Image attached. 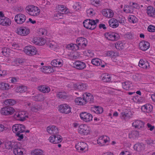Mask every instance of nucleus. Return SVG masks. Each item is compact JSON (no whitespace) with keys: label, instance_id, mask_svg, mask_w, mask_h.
<instances>
[{"label":"nucleus","instance_id":"f257e3e1","mask_svg":"<svg viewBox=\"0 0 155 155\" xmlns=\"http://www.w3.org/2000/svg\"><path fill=\"white\" fill-rule=\"evenodd\" d=\"M26 12L29 15L36 16L40 13V10L38 7L33 5H29L25 8Z\"/></svg>","mask_w":155,"mask_h":155},{"label":"nucleus","instance_id":"f03ea898","mask_svg":"<svg viewBox=\"0 0 155 155\" xmlns=\"http://www.w3.org/2000/svg\"><path fill=\"white\" fill-rule=\"evenodd\" d=\"M99 22V20L87 19L83 22L84 26L86 28L93 30L96 27V24Z\"/></svg>","mask_w":155,"mask_h":155},{"label":"nucleus","instance_id":"7ed1b4c3","mask_svg":"<svg viewBox=\"0 0 155 155\" xmlns=\"http://www.w3.org/2000/svg\"><path fill=\"white\" fill-rule=\"evenodd\" d=\"M13 117L16 120L24 121L28 117V114L25 111H21L16 113L14 115Z\"/></svg>","mask_w":155,"mask_h":155},{"label":"nucleus","instance_id":"20e7f679","mask_svg":"<svg viewBox=\"0 0 155 155\" xmlns=\"http://www.w3.org/2000/svg\"><path fill=\"white\" fill-rule=\"evenodd\" d=\"M75 147L78 151L81 153H84L88 150L87 145L83 142L77 143L75 146Z\"/></svg>","mask_w":155,"mask_h":155},{"label":"nucleus","instance_id":"39448f33","mask_svg":"<svg viewBox=\"0 0 155 155\" xmlns=\"http://www.w3.org/2000/svg\"><path fill=\"white\" fill-rule=\"evenodd\" d=\"M24 51L26 54L29 56L35 55L37 52L36 48L35 47L31 45L25 47Z\"/></svg>","mask_w":155,"mask_h":155},{"label":"nucleus","instance_id":"423d86ee","mask_svg":"<svg viewBox=\"0 0 155 155\" xmlns=\"http://www.w3.org/2000/svg\"><path fill=\"white\" fill-rule=\"evenodd\" d=\"M76 45L77 49L84 48L86 47L87 43V39L83 37H79L76 40Z\"/></svg>","mask_w":155,"mask_h":155},{"label":"nucleus","instance_id":"0eeeda50","mask_svg":"<svg viewBox=\"0 0 155 155\" xmlns=\"http://www.w3.org/2000/svg\"><path fill=\"white\" fill-rule=\"evenodd\" d=\"M25 126L21 124H15L12 127L13 132L16 134H19V133H22L25 132Z\"/></svg>","mask_w":155,"mask_h":155},{"label":"nucleus","instance_id":"6e6552de","mask_svg":"<svg viewBox=\"0 0 155 155\" xmlns=\"http://www.w3.org/2000/svg\"><path fill=\"white\" fill-rule=\"evenodd\" d=\"M15 111V109L12 107H5L1 109L0 113L2 115H9L12 114Z\"/></svg>","mask_w":155,"mask_h":155},{"label":"nucleus","instance_id":"1a4fd4ad","mask_svg":"<svg viewBox=\"0 0 155 155\" xmlns=\"http://www.w3.org/2000/svg\"><path fill=\"white\" fill-rule=\"evenodd\" d=\"M78 131L81 135H87L90 133V128L86 125L81 124L79 126Z\"/></svg>","mask_w":155,"mask_h":155},{"label":"nucleus","instance_id":"9d476101","mask_svg":"<svg viewBox=\"0 0 155 155\" xmlns=\"http://www.w3.org/2000/svg\"><path fill=\"white\" fill-rule=\"evenodd\" d=\"M26 19V16L24 14L20 13L16 15L15 21L18 24H22L25 22Z\"/></svg>","mask_w":155,"mask_h":155},{"label":"nucleus","instance_id":"9b49d317","mask_svg":"<svg viewBox=\"0 0 155 155\" xmlns=\"http://www.w3.org/2000/svg\"><path fill=\"white\" fill-rule=\"evenodd\" d=\"M80 117L82 120L86 122H89L92 120V115L87 112H82L80 114Z\"/></svg>","mask_w":155,"mask_h":155},{"label":"nucleus","instance_id":"f8f14e48","mask_svg":"<svg viewBox=\"0 0 155 155\" xmlns=\"http://www.w3.org/2000/svg\"><path fill=\"white\" fill-rule=\"evenodd\" d=\"M59 111L61 113L68 114L71 112V108L67 104H62L59 106Z\"/></svg>","mask_w":155,"mask_h":155},{"label":"nucleus","instance_id":"ddd939ff","mask_svg":"<svg viewBox=\"0 0 155 155\" xmlns=\"http://www.w3.org/2000/svg\"><path fill=\"white\" fill-rule=\"evenodd\" d=\"M105 36L107 39L112 41H117L119 38V35L114 32L107 33L105 34Z\"/></svg>","mask_w":155,"mask_h":155},{"label":"nucleus","instance_id":"4468645a","mask_svg":"<svg viewBox=\"0 0 155 155\" xmlns=\"http://www.w3.org/2000/svg\"><path fill=\"white\" fill-rule=\"evenodd\" d=\"M11 24V20L5 16H0V25L5 26H8Z\"/></svg>","mask_w":155,"mask_h":155},{"label":"nucleus","instance_id":"2eb2a0df","mask_svg":"<svg viewBox=\"0 0 155 155\" xmlns=\"http://www.w3.org/2000/svg\"><path fill=\"white\" fill-rule=\"evenodd\" d=\"M74 67L79 70H83L86 67L85 63L80 61H76L73 63Z\"/></svg>","mask_w":155,"mask_h":155},{"label":"nucleus","instance_id":"dca6fc26","mask_svg":"<svg viewBox=\"0 0 155 155\" xmlns=\"http://www.w3.org/2000/svg\"><path fill=\"white\" fill-rule=\"evenodd\" d=\"M16 33L19 35L25 36L29 33V29L25 27H20L17 28Z\"/></svg>","mask_w":155,"mask_h":155},{"label":"nucleus","instance_id":"f3484780","mask_svg":"<svg viewBox=\"0 0 155 155\" xmlns=\"http://www.w3.org/2000/svg\"><path fill=\"white\" fill-rule=\"evenodd\" d=\"M50 142L53 143H58L61 141V136L59 135H53L50 136L49 138Z\"/></svg>","mask_w":155,"mask_h":155},{"label":"nucleus","instance_id":"a211bd4d","mask_svg":"<svg viewBox=\"0 0 155 155\" xmlns=\"http://www.w3.org/2000/svg\"><path fill=\"white\" fill-rule=\"evenodd\" d=\"M13 150L14 153L15 155L23 154L24 149L21 148L19 143L18 142L17 144H16Z\"/></svg>","mask_w":155,"mask_h":155},{"label":"nucleus","instance_id":"6ab92c4d","mask_svg":"<svg viewBox=\"0 0 155 155\" xmlns=\"http://www.w3.org/2000/svg\"><path fill=\"white\" fill-rule=\"evenodd\" d=\"M150 47V43L146 41H142L139 44V48L141 50L143 51L147 50Z\"/></svg>","mask_w":155,"mask_h":155},{"label":"nucleus","instance_id":"aec40b11","mask_svg":"<svg viewBox=\"0 0 155 155\" xmlns=\"http://www.w3.org/2000/svg\"><path fill=\"white\" fill-rule=\"evenodd\" d=\"M47 132L50 134H56L58 133V128L54 125L49 126L47 128Z\"/></svg>","mask_w":155,"mask_h":155},{"label":"nucleus","instance_id":"412c9836","mask_svg":"<svg viewBox=\"0 0 155 155\" xmlns=\"http://www.w3.org/2000/svg\"><path fill=\"white\" fill-rule=\"evenodd\" d=\"M109 140V138L107 136H103L100 137L97 140V143L100 145L102 146Z\"/></svg>","mask_w":155,"mask_h":155},{"label":"nucleus","instance_id":"4be33fe9","mask_svg":"<svg viewBox=\"0 0 155 155\" xmlns=\"http://www.w3.org/2000/svg\"><path fill=\"white\" fill-rule=\"evenodd\" d=\"M83 97L85 101L86 104L88 102L92 103L94 101V97L90 93H85L83 95Z\"/></svg>","mask_w":155,"mask_h":155},{"label":"nucleus","instance_id":"5701e85b","mask_svg":"<svg viewBox=\"0 0 155 155\" xmlns=\"http://www.w3.org/2000/svg\"><path fill=\"white\" fill-rule=\"evenodd\" d=\"M144 124L143 121L140 120H136L132 123V126L136 128L140 129L144 127Z\"/></svg>","mask_w":155,"mask_h":155},{"label":"nucleus","instance_id":"b1692460","mask_svg":"<svg viewBox=\"0 0 155 155\" xmlns=\"http://www.w3.org/2000/svg\"><path fill=\"white\" fill-rule=\"evenodd\" d=\"M152 106L150 104H147L142 106L141 107V110L144 112L149 113L153 110Z\"/></svg>","mask_w":155,"mask_h":155},{"label":"nucleus","instance_id":"393cba45","mask_svg":"<svg viewBox=\"0 0 155 155\" xmlns=\"http://www.w3.org/2000/svg\"><path fill=\"white\" fill-rule=\"evenodd\" d=\"M102 15L107 18L112 17L114 15L113 11L110 9L104 10L102 12Z\"/></svg>","mask_w":155,"mask_h":155},{"label":"nucleus","instance_id":"a878e982","mask_svg":"<svg viewBox=\"0 0 155 155\" xmlns=\"http://www.w3.org/2000/svg\"><path fill=\"white\" fill-rule=\"evenodd\" d=\"M108 23L109 26L113 28L117 27L119 25L118 20L114 18L110 19L109 20Z\"/></svg>","mask_w":155,"mask_h":155},{"label":"nucleus","instance_id":"bb28decb","mask_svg":"<svg viewBox=\"0 0 155 155\" xmlns=\"http://www.w3.org/2000/svg\"><path fill=\"white\" fill-rule=\"evenodd\" d=\"M51 65L54 67H61L63 64V61L58 59L53 60L51 62Z\"/></svg>","mask_w":155,"mask_h":155},{"label":"nucleus","instance_id":"cd10ccee","mask_svg":"<svg viewBox=\"0 0 155 155\" xmlns=\"http://www.w3.org/2000/svg\"><path fill=\"white\" fill-rule=\"evenodd\" d=\"M18 142H13L7 141L5 142V147L7 149H13L16 144H17Z\"/></svg>","mask_w":155,"mask_h":155},{"label":"nucleus","instance_id":"c85d7f7f","mask_svg":"<svg viewBox=\"0 0 155 155\" xmlns=\"http://www.w3.org/2000/svg\"><path fill=\"white\" fill-rule=\"evenodd\" d=\"M139 135V133L137 130H133L130 132L129 134V138L131 139L134 140L138 137Z\"/></svg>","mask_w":155,"mask_h":155},{"label":"nucleus","instance_id":"c756f323","mask_svg":"<svg viewBox=\"0 0 155 155\" xmlns=\"http://www.w3.org/2000/svg\"><path fill=\"white\" fill-rule=\"evenodd\" d=\"M105 55L106 56L110 58H115L118 56L119 54L117 52L110 51H107L105 53Z\"/></svg>","mask_w":155,"mask_h":155},{"label":"nucleus","instance_id":"7c9ffc66","mask_svg":"<svg viewBox=\"0 0 155 155\" xmlns=\"http://www.w3.org/2000/svg\"><path fill=\"white\" fill-rule=\"evenodd\" d=\"M53 68H52L51 66H44L41 68V70L45 73H50L53 72Z\"/></svg>","mask_w":155,"mask_h":155},{"label":"nucleus","instance_id":"2f4dec72","mask_svg":"<svg viewBox=\"0 0 155 155\" xmlns=\"http://www.w3.org/2000/svg\"><path fill=\"white\" fill-rule=\"evenodd\" d=\"M139 66L143 68L147 69L149 67L148 62L147 61H144L142 59L140 60L139 63Z\"/></svg>","mask_w":155,"mask_h":155},{"label":"nucleus","instance_id":"473e14b6","mask_svg":"<svg viewBox=\"0 0 155 155\" xmlns=\"http://www.w3.org/2000/svg\"><path fill=\"white\" fill-rule=\"evenodd\" d=\"M74 101L77 105H83L86 104L85 101L84 97H78L75 98Z\"/></svg>","mask_w":155,"mask_h":155},{"label":"nucleus","instance_id":"72a5a7b5","mask_svg":"<svg viewBox=\"0 0 155 155\" xmlns=\"http://www.w3.org/2000/svg\"><path fill=\"white\" fill-rule=\"evenodd\" d=\"M38 89L43 93H48L50 90L49 87L46 85L40 86L38 87Z\"/></svg>","mask_w":155,"mask_h":155},{"label":"nucleus","instance_id":"f704fd0d","mask_svg":"<svg viewBox=\"0 0 155 155\" xmlns=\"http://www.w3.org/2000/svg\"><path fill=\"white\" fill-rule=\"evenodd\" d=\"M92 111L97 114H100L103 112V109L101 107L94 106L91 108Z\"/></svg>","mask_w":155,"mask_h":155},{"label":"nucleus","instance_id":"c9c22d12","mask_svg":"<svg viewBox=\"0 0 155 155\" xmlns=\"http://www.w3.org/2000/svg\"><path fill=\"white\" fill-rule=\"evenodd\" d=\"M121 116L124 119H128L132 116V114L130 111H125L121 113Z\"/></svg>","mask_w":155,"mask_h":155},{"label":"nucleus","instance_id":"e433bc0d","mask_svg":"<svg viewBox=\"0 0 155 155\" xmlns=\"http://www.w3.org/2000/svg\"><path fill=\"white\" fill-rule=\"evenodd\" d=\"M147 14L150 16L155 17V9L151 6H148L147 8Z\"/></svg>","mask_w":155,"mask_h":155},{"label":"nucleus","instance_id":"4c0bfd02","mask_svg":"<svg viewBox=\"0 0 155 155\" xmlns=\"http://www.w3.org/2000/svg\"><path fill=\"white\" fill-rule=\"evenodd\" d=\"M75 85L77 88L81 91L86 90L87 89V86L86 84L81 83H77Z\"/></svg>","mask_w":155,"mask_h":155},{"label":"nucleus","instance_id":"58836bf2","mask_svg":"<svg viewBox=\"0 0 155 155\" xmlns=\"http://www.w3.org/2000/svg\"><path fill=\"white\" fill-rule=\"evenodd\" d=\"M32 98L35 101H44L45 99V97L41 94H39L37 95L33 96L32 97Z\"/></svg>","mask_w":155,"mask_h":155},{"label":"nucleus","instance_id":"ea45409f","mask_svg":"<svg viewBox=\"0 0 155 155\" xmlns=\"http://www.w3.org/2000/svg\"><path fill=\"white\" fill-rule=\"evenodd\" d=\"M134 149L138 152H141L144 150L143 146L142 144L137 143L134 145Z\"/></svg>","mask_w":155,"mask_h":155},{"label":"nucleus","instance_id":"a19ab883","mask_svg":"<svg viewBox=\"0 0 155 155\" xmlns=\"http://www.w3.org/2000/svg\"><path fill=\"white\" fill-rule=\"evenodd\" d=\"M27 90V87L25 86H20L17 87L15 89V91L17 93H22Z\"/></svg>","mask_w":155,"mask_h":155},{"label":"nucleus","instance_id":"79ce46f5","mask_svg":"<svg viewBox=\"0 0 155 155\" xmlns=\"http://www.w3.org/2000/svg\"><path fill=\"white\" fill-rule=\"evenodd\" d=\"M42 107L39 105L35 104L31 108V110L33 112H37L41 109Z\"/></svg>","mask_w":155,"mask_h":155},{"label":"nucleus","instance_id":"37998d69","mask_svg":"<svg viewBox=\"0 0 155 155\" xmlns=\"http://www.w3.org/2000/svg\"><path fill=\"white\" fill-rule=\"evenodd\" d=\"M131 83L129 81L125 82L122 83L123 88L126 90H128L131 89Z\"/></svg>","mask_w":155,"mask_h":155},{"label":"nucleus","instance_id":"c03bdc74","mask_svg":"<svg viewBox=\"0 0 155 155\" xmlns=\"http://www.w3.org/2000/svg\"><path fill=\"white\" fill-rule=\"evenodd\" d=\"M10 87L9 84L7 83H0V89L3 90H8Z\"/></svg>","mask_w":155,"mask_h":155},{"label":"nucleus","instance_id":"a18cd8bd","mask_svg":"<svg viewBox=\"0 0 155 155\" xmlns=\"http://www.w3.org/2000/svg\"><path fill=\"white\" fill-rule=\"evenodd\" d=\"M48 45L51 49L54 50H56L59 47L57 43L53 41L50 42Z\"/></svg>","mask_w":155,"mask_h":155},{"label":"nucleus","instance_id":"49530a36","mask_svg":"<svg viewBox=\"0 0 155 155\" xmlns=\"http://www.w3.org/2000/svg\"><path fill=\"white\" fill-rule=\"evenodd\" d=\"M125 44L122 41H117L115 44L116 48L119 50H122L124 48Z\"/></svg>","mask_w":155,"mask_h":155},{"label":"nucleus","instance_id":"de8ad7c7","mask_svg":"<svg viewBox=\"0 0 155 155\" xmlns=\"http://www.w3.org/2000/svg\"><path fill=\"white\" fill-rule=\"evenodd\" d=\"M15 101L13 99H7L4 102V104L7 106H12L15 104Z\"/></svg>","mask_w":155,"mask_h":155},{"label":"nucleus","instance_id":"09e8293b","mask_svg":"<svg viewBox=\"0 0 155 155\" xmlns=\"http://www.w3.org/2000/svg\"><path fill=\"white\" fill-rule=\"evenodd\" d=\"M102 79L104 82H108L111 80V77L110 75L107 74H103L102 75Z\"/></svg>","mask_w":155,"mask_h":155},{"label":"nucleus","instance_id":"8fccbe9b","mask_svg":"<svg viewBox=\"0 0 155 155\" xmlns=\"http://www.w3.org/2000/svg\"><path fill=\"white\" fill-rule=\"evenodd\" d=\"M31 155H44V152L41 149H35L31 153Z\"/></svg>","mask_w":155,"mask_h":155},{"label":"nucleus","instance_id":"3c124183","mask_svg":"<svg viewBox=\"0 0 155 155\" xmlns=\"http://www.w3.org/2000/svg\"><path fill=\"white\" fill-rule=\"evenodd\" d=\"M58 97L62 99H65L68 97L67 94L64 92H59L57 94Z\"/></svg>","mask_w":155,"mask_h":155},{"label":"nucleus","instance_id":"603ef678","mask_svg":"<svg viewBox=\"0 0 155 155\" xmlns=\"http://www.w3.org/2000/svg\"><path fill=\"white\" fill-rule=\"evenodd\" d=\"M129 21L131 23L133 24L136 23L137 22V18L133 15H130L128 18Z\"/></svg>","mask_w":155,"mask_h":155},{"label":"nucleus","instance_id":"864d4df0","mask_svg":"<svg viewBox=\"0 0 155 155\" xmlns=\"http://www.w3.org/2000/svg\"><path fill=\"white\" fill-rule=\"evenodd\" d=\"M80 54L77 52H75L71 53L69 56L70 59L74 60L80 57Z\"/></svg>","mask_w":155,"mask_h":155},{"label":"nucleus","instance_id":"5fc2aeb1","mask_svg":"<svg viewBox=\"0 0 155 155\" xmlns=\"http://www.w3.org/2000/svg\"><path fill=\"white\" fill-rule=\"evenodd\" d=\"M91 63L96 66H99L101 65L102 63L101 60L98 58H94L91 61Z\"/></svg>","mask_w":155,"mask_h":155},{"label":"nucleus","instance_id":"6e6d98bb","mask_svg":"<svg viewBox=\"0 0 155 155\" xmlns=\"http://www.w3.org/2000/svg\"><path fill=\"white\" fill-rule=\"evenodd\" d=\"M23 62V61L20 58H17L14 60L13 64L15 66H18L21 64Z\"/></svg>","mask_w":155,"mask_h":155},{"label":"nucleus","instance_id":"4d7b16f0","mask_svg":"<svg viewBox=\"0 0 155 155\" xmlns=\"http://www.w3.org/2000/svg\"><path fill=\"white\" fill-rule=\"evenodd\" d=\"M58 9L59 11L62 12H64V13H65V12L67 10V8L65 6L61 5L58 6Z\"/></svg>","mask_w":155,"mask_h":155},{"label":"nucleus","instance_id":"13d9d810","mask_svg":"<svg viewBox=\"0 0 155 155\" xmlns=\"http://www.w3.org/2000/svg\"><path fill=\"white\" fill-rule=\"evenodd\" d=\"M67 48L71 50H77V45L75 44H70L67 45Z\"/></svg>","mask_w":155,"mask_h":155},{"label":"nucleus","instance_id":"bf43d9fd","mask_svg":"<svg viewBox=\"0 0 155 155\" xmlns=\"http://www.w3.org/2000/svg\"><path fill=\"white\" fill-rule=\"evenodd\" d=\"M125 38L129 39H132L134 38V34L133 32H129L125 34Z\"/></svg>","mask_w":155,"mask_h":155},{"label":"nucleus","instance_id":"052dcab7","mask_svg":"<svg viewBox=\"0 0 155 155\" xmlns=\"http://www.w3.org/2000/svg\"><path fill=\"white\" fill-rule=\"evenodd\" d=\"M118 21V23L119 22L120 24L123 25L125 24L126 20L124 17L120 15L119 17Z\"/></svg>","mask_w":155,"mask_h":155},{"label":"nucleus","instance_id":"680f3d73","mask_svg":"<svg viewBox=\"0 0 155 155\" xmlns=\"http://www.w3.org/2000/svg\"><path fill=\"white\" fill-rule=\"evenodd\" d=\"M87 13L88 16L91 17L94 14V10L92 8H90L87 10Z\"/></svg>","mask_w":155,"mask_h":155},{"label":"nucleus","instance_id":"e2e57ef3","mask_svg":"<svg viewBox=\"0 0 155 155\" xmlns=\"http://www.w3.org/2000/svg\"><path fill=\"white\" fill-rule=\"evenodd\" d=\"M8 52L9 49L6 48H2L1 51L2 54L5 56H7L8 55Z\"/></svg>","mask_w":155,"mask_h":155},{"label":"nucleus","instance_id":"0e129e2a","mask_svg":"<svg viewBox=\"0 0 155 155\" xmlns=\"http://www.w3.org/2000/svg\"><path fill=\"white\" fill-rule=\"evenodd\" d=\"M86 55L87 56L90 57H92L94 55V53L91 50H87L85 51Z\"/></svg>","mask_w":155,"mask_h":155},{"label":"nucleus","instance_id":"69168bd1","mask_svg":"<svg viewBox=\"0 0 155 155\" xmlns=\"http://www.w3.org/2000/svg\"><path fill=\"white\" fill-rule=\"evenodd\" d=\"M54 16L55 17V18L57 19H61L63 18V14L61 13L58 12L54 15Z\"/></svg>","mask_w":155,"mask_h":155},{"label":"nucleus","instance_id":"338daca9","mask_svg":"<svg viewBox=\"0 0 155 155\" xmlns=\"http://www.w3.org/2000/svg\"><path fill=\"white\" fill-rule=\"evenodd\" d=\"M38 45H42L45 44V40L43 38H38Z\"/></svg>","mask_w":155,"mask_h":155},{"label":"nucleus","instance_id":"774afa93","mask_svg":"<svg viewBox=\"0 0 155 155\" xmlns=\"http://www.w3.org/2000/svg\"><path fill=\"white\" fill-rule=\"evenodd\" d=\"M73 8L76 11H78L81 9V7L79 3H76L73 6Z\"/></svg>","mask_w":155,"mask_h":155}]
</instances>
